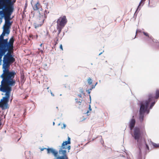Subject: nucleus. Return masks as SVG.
I'll list each match as a JSON object with an SVG mask.
<instances>
[{
	"label": "nucleus",
	"mask_w": 159,
	"mask_h": 159,
	"mask_svg": "<svg viewBox=\"0 0 159 159\" xmlns=\"http://www.w3.org/2000/svg\"><path fill=\"white\" fill-rule=\"evenodd\" d=\"M7 51V54L3 55L2 67L3 73L0 76L2 80L0 85V91L5 93V96L3 97L0 101V107L2 110L9 108L8 103L11 91V87L14 86L16 84L14 77L16 73L14 70L10 71L8 69L10 65L15 61V59L10 53V51ZM0 122H2L1 120Z\"/></svg>",
	"instance_id": "obj_1"
},
{
	"label": "nucleus",
	"mask_w": 159,
	"mask_h": 159,
	"mask_svg": "<svg viewBox=\"0 0 159 159\" xmlns=\"http://www.w3.org/2000/svg\"><path fill=\"white\" fill-rule=\"evenodd\" d=\"M154 98L152 95L149 96V100L145 101H141L140 102V107L139 109V119L141 122L143 121L145 113L148 114L149 112V110L148 109V106L149 103L151 100Z\"/></svg>",
	"instance_id": "obj_2"
},
{
	"label": "nucleus",
	"mask_w": 159,
	"mask_h": 159,
	"mask_svg": "<svg viewBox=\"0 0 159 159\" xmlns=\"http://www.w3.org/2000/svg\"><path fill=\"white\" fill-rule=\"evenodd\" d=\"M7 39H2L0 41V50L7 52L11 51L13 48L14 39L12 37L8 42Z\"/></svg>",
	"instance_id": "obj_3"
},
{
	"label": "nucleus",
	"mask_w": 159,
	"mask_h": 159,
	"mask_svg": "<svg viewBox=\"0 0 159 159\" xmlns=\"http://www.w3.org/2000/svg\"><path fill=\"white\" fill-rule=\"evenodd\" d=\"M0 4L3 6L5 12L13 13L14 7L12 0H0Z\"/></svg>",
	"instance_id": "obj_4"
},
{
	"label": "nucleus",
	"mask_w": 159,
	"mask_h": 159,
	"mask_svg": "<svg viewBox=\"0 0 159 159\" xmlns=\"http://www.w3.org/2000/svg\"><path fill=\"white\" fill-rule=\"evenodd\" d=\"M132 135L134 139L137 141V144L139 146L145 143L144 140L140 138L141 133L139 128L137 127H135L134 129V134Z\"/></svg>",
	"instance_id": "obj_5"
},
{
	"label": "nucleus",
	"mask_w": 159,
	"mask_h": 159,
	"mask_svg": "<svg viewBox=\"0 0 159 159\" xmlns=\"http://www.w3.org/2000/svg\"><path fill=\"white\" fill-rule=\"evenodd\" d=\"M6 16H5V23L3 26V28L10 29L12 24V22H10L11 19V16L12 13L5 12Z\"/></svg>",
	"instance_id": "obj_6"
},
{
	"label": "nucleus",
	"mask_w": 159,
	"mask_h": 159,
	"mask_svg": "<svg viewBox=\"0 0 159 159\" xmlns=\"http://www.w3.org/2000/svg\"><path fill=\"white\" fill-rule=\"evenodd\" d=\"M39 16L37 18L36 22L34 23L35 28L41 26L43 24L45 18V14L41 15L39 13Z\"/></svg>",
	"instance_id": "obj_7"
},
{
	"label": "nucleus",
	"mask_w": 159,
	"mask_h": 159,
	"mask_svg": "<svg viewBox=\"0 0 159 159\" xmlns=\"http://www.w3.org/2000/svg\"><path fill=\"white\" fill-rule=\"evenodd\" d=\"M67 21V20L65 16L61 17L57 20V26L64 27Z\"/></svg>",
	"instance_id": "obj_8"
},
{
	"label": "nucleus",
	"mask_w": 159,
	"mask_h": 159,
	"mask_svg": "<svg viewBox=\"0 0 159 159\" xmlns=\"http://www.w3.org/2000/svg\"><path fill=\"white\" fill-rule=\"evenodd\" d=\"M47 153L48 154H52L54 157H56L55 159H57V157L59 156H61L62 155H60L58 156V154L59 153V151L56 150V149L53 148H48L47 149Z\"/></svg>",
	"instance_id": "obj_9"
},
{
	"label": "nucleus",
	"mask_w": 159,
	"mask_h": 159,
	"mask_svg": "<svg viewBox=\"0 0 159 159\" xmlns=\"http://www.w3.org/2000/svg\"><path fill=\"white\" fill-rule=\"evenodd\" d=\"M135 123V120L134 118L131 119L129 121V125L130 130H132L134 128Z\"/></svg>",
	"instance_id": "obj_10"
},
{
	"label": "nucleus",
	"mask_w": 159,
	"mask_h": 159,
	"mask_svg": "<svg viewBox=\"0 0 159 159\" xmlns=\"http://www.w3.org/2000/svg\"><path fill=\"white\" fill-rule=\"evenodd\" d=\"M150 95H152V97H153L154 98L152 100H151L150 102H149V103L151 102H152L151 105H150V106L149 107V108L148 109V110H149L150 111V110L151 109L152 107L154 106V105L155 104V102H156L157 101H155V100H154V99H155V97H154V95L153 94H149L148 96V99L147 100H146L145 101H148V100H149V96Z\"/></svg>",
	"instance_id": "obj_11"
},
{
	"label": "nucleus",
	"mask_w": 159,
	"mask_h": 159,
	"mask_svg": "<svg viewBox=\"0 0 159 159\" xmlns=\"http://www.w3.org/2000/svg\"><path fill=\"white\" fill-rule=\"evenodd\" d=\"M40 7V4L39 2H38L33 7V9L34 10H37L39 9Z\"/></svg>",
	"instance_id": "obj_12"
},
{
	"label": "nucleus",
	"mask_w": 159,
	"mask_h": 159,
	"mask_svg": "<svg viewBox=\"0 0 159 159\" xmlns=\"http://www.w3.org/2000/svg\"><path fill=\"white\" fill-rule=\"evenodd\" d=\"M6 52L0 50V65L2 64V56L5 55Z\"/></svg>",
	"instance_id": "obj_13"
},
{
	"label": "nucleus",
	"mask_w": 159,
	"mask_h": 159,
	"mask_svg": "<svg viewBox=\"0 0 159 159\" xmlns=\"http://www.w3.org/2000/svg\"><path fill=\"white\" fill-rule=\"evenodd\" d=\"M3 31L2 33H4V34L5 35L6 34L7 35H8L10 33V29H8L7 28H5L3 27Z\"/></svg>",
	"instance_id": "obj_14"
},
{
	"label": "nucleus",
	"mask_w": 159,
	"mask_h": 159,
	"mask_svg": "<svg viewBox=\"0 0 159 159\" xmlns=\"http://www.w3.org/2000/svg\"><path fill=\"white\" fill-rule=\"evenodd\" d=\"M0 15L1 16L0 17H2V18L4 17L5 19V16H6V13L3 10L0 11Z\"/></svg>",
	"instance_id": "obj_15"
},
{
	"label": "nucleus",
	"mask_w": 159,
	"mask_h": 159,
	"mask_svg": "<svg viewBox=\"0 0 159 159\" xmlns=\"http://www.w3.org/2000/svg\"><path fill=\"white\" fill-rule=\"evenodd\" d=\"M159 97V90L157 89L156 93V96L155 98L157 99Z\"/></svg>",
	"instance_id": "obj_16"
},
{
	"label": "nucleus",
	"mask_w": 159,
	"mask_h": 159,
	"mask_svg": "<svg viewBox=\"0 0 159 159\" xmlns=\"http://www.w3.org/2000/svg\"><path fill=\"white\" fill-rule=\"evenodd\" d=\"M63 27L57 26V28L58 31V34H59L61 32L62 29L63 28Z\"/></svg>",
	"instance_id": "obj_17"
},
{
	"label": "nucleus",
	"mask_w": 159,
	"mask_h": 159,
	"mask_svg": "<svg viewBox=\"0 0 159 159\" xmlns=\"http://www.w3.org/2000/svg\"><path fill=\"white\" fill-rule=\"evenodd\" d=\"M88 83L90 85L92 84V79L90 78H89L87 80Z\"/></svg>",
	"instance_id": "obj_18"
},
{
	"label": "nucleus",
	"mask_w": 159,
	"mask_h": 159,
	"mask_svg": "<svg viewBox=\"0 0 159 159\" xmlns=\"http://www.w3.org/2000/svg\"><path fill=\"white\" fill-rule=\"evenodd\" d=\"M143 34L146 36L148 37L149 38L151 39V37H150L149 36L148 34L146 32H143Z\"/></svg>",
	"instance_id": "obj_19"
},
{
	"label": "nucleus",
	"mask_w": 159,
	"mask_h": 159,
	"mask_svg": "<svg viewBox=\"0 0 159 159\" xmlns=\"http://www.w3.org/2000/svg\"><path fill=\"white\" fill-rule=\"evenodd\" d=\"M4 33H2L0 36V41L4 39V36L5 35Z\"/></svg>",
	"instance_id": "obj_20"
},
{
	"label": "nucleus",
	"mask_w": 159,
	"mask_h": 159,
	"mask_svg": "<svg viewBox=\"0 0 159 159\" xmlns=\"http://www.w3.org/2000/svg\"><path fill=\"white\" fill-rule=\"evenodd\" d=\"M152 145L153 146L155 147H159V144H158L154 143H153Z\"/></svg>",
	"instance_id": "obj_21"
},
{
	"label": "nucleus",
	"mask_w": 159,
	"mask_h": 159,
	"mask_svg": "<svg viewBox=\"0 0 159 159\" xmlns=\"http://www.w3.org/2000/svg\"><path fill=\"white\" fill-rule=\"evenodd\" d=\"M145 1V0H141V1L139 3V5L138 6V8L137 9V10L136 11H137V10L138 9L139 6H140L141 4V3L142 2H144Z\"/></svg>",
	"instance_id": "obj_22"
},
{
	"label": "nucleus",
	"mask_w": 159,
	"mask_h": 159,
	"mask_svg": "<svg viewBox=\"0 0 159 159\" xmlns=\"http://www.w3.org/2000/svg\"><path fill=\"white\" fill-rule=\"evenodd\" d=\"M86 118H85L84 117V116H83V118H80V121H83Z\"/></svg>",
	"instance_id": "obj_23"
},
{
	"label": "nucleus",
	"mask_w": 159,
	"mask_h": 159,
	"mask_svg": "<svg viewBox=\"0 0 159 159\" xmlns=\"http://www.w3.org/2000/svg\"><path fill=\"white\" fill-rule=\"evenodd\" d=\"M63 126L61 127V128L62 129H65L66 126V125L64 123H63Z\"/></svg>",
	"instance_id": "obj_24"
},
{
	"label": "nucleus",
	"mask_w": 159,
	"mask_h": 159,
	"mask_svg": "<svg viewBox=\"0 0 159 159\" xmlns=\"http://www.w3.org/2000/svg\"><path fill=\"white\" fill-rule=\"evenodd\" d=\"M2 9L4 11V8H3V6L0 4V10Z\"/></svg>",
	"instance_id": "obj_25"
},
{
	"label": "nucleus",
	"mask_w": 159,
	"mask_h": 159,
	"mask_svg": "<svg viewBox=\"0 0 159 159\" xmlns=\"http://www.w3.org/2000/svg\"><path fill=\"white\" fill-rule=\"evenodd\" d=\"M91 89H89L88 90H86V91L89 94L91 92Z\"/></svg>",
	"instance_id": "obj_26"
},
{
	"label": "nucleus",
	"mask_w": 159,
	"mask_h": 159,
	"mask_svg": "<svg viewBox=\"0 0 159 159\" xmlns=\"http://www.w3.org/2000/svg\"><path fill=\"white\" fill-rule=\"evenodd\" d=\"M80 93H81L82 94H83L84 96V91L83 90H81L80 91Z\"/></svg>",
	"instance_id": "obj_27"
},
{
	"label": "nucleus",
	"mask_w": 159,
	"mask_h": 159,
	"mask_svg": "<svg viewBox=\"0 0 159 159\" xmlns=\"http://www.w3.org/2000/svg\"><path fill=\"white\" fill-rule=\"evenodd\" d=\"M139 155L140 156H141V150L140 149V148H139Z\"/></svg>",
	"instance_id": "obj_28"
},
{
	"label": "nucleus",
	"mask_w": 159,
	"mask_h": 159,
	"mask_svg": "<svg viewBox=\"0 0 159 159\" xmlns=\"http://www.w3.org/2000/svg\"><path fill=\"white\" fill-rule=\"evenodd\" d=\"M78 99L77 98H75V100L76 102L77 103H79V102H80V101H78Z\"/></svg>",
	"instance_id": "obj_29"
},
{
	"label": "nucleus",
	"mask_w": 159,
	"mask_h": 159,
	"mask_svg": "<svg viewBox=\"0 0 159 159\" xmlns=\"http://www.w3.org/2000/svg\"><path fill=\"white\" fill-rule=\"evenodd\" d=\"M89 113V111H88L86 113H84V114H87V116H88L89 115L88 114V113Z\"/></svg>",
	"instance_id": "obj_30"
},
{
	"label": "nucleus",
	"mask_w": 159,
	"mask_h": 159,
	"mask_svg": "<svg viewBox=\"0 0 159 159\" xmlns=\"http://www.w3.org/2000/svg\"><path fill=\"white\" fill-rule=\"evenodd\" d=\"M60 48L62 50H63V48L62 45L61 44L60 46Z\"/></svg>",
	"instance_id": "obj_31"
},
{
	"label": "nucleus",
	"mask_w": 159,
	"mask_h": 159,
	"mask_svg": "<svg viewBox=\"0 0 159 159\" xmlns=\"http://www.w3.org/2000/svg\"><path fill=\"white\" fill-rule=\"evenodd\" d=\"M47 148H40V150L41 151H43L44 149H46L47 150Z\"/></svg>",
	"instance_id": "obj_32"
},
{
	"label": "nucleus",
	"mask_w": 159,
	"mask_h": 159,
	"mask_svg": "<svg viewBox=\"0 0 159 159\" xmlns=\"http://www.w3.org/2000/svg\"><path fill=\"white\" fill-rule=\"evenodd\" d=\"M50 93H51L52 96H54V95L52 93V92L51 91V90H50Z\"/></svg>",
	"instance_id": "obj_33"
},
{
	"label": "nucleus",
	"mask_w": 159,
	"mask_h": 159,
	"mask_svg": "<svg viewBox=\"0 0 159 159\" xmlns=\"http://www.w3.org/2000/svg\"><path fill=\"white\" fill-rule=\"evenodd\" d=\"M145 145H146V148H147V149H148V150H149V148L148 145L147 144H145Z\"/></svg>",
	"instance_id": "obj_34"
},
{
	"label": "nucleus",
	"mask_w": 159,
	"mask_h": 159,
	"mask_svg": "<svg viewBox=\"0 0 159 159\" xmlns=\"http://www.w3.org/2000/svg\"><path fill=\"white\" fill-rule=\"evenodd\" d=\"M89 110L90 111H91V110H92V109L91 108V107L90 105H89Z\"/></svg>",
	"instance_id": "obj_35"
},
{
	"label": "nucleus",
	"mask_w": 159,
	"mask_h": 159,
	"mask_svg": "<svg viewBox=\"0 0 159 159\" xmlns=\"http://www.w3.org/2000/svg\"><path fill=\"white\" fill-rule=\"evenodd\" d=\"M2 17H1L0 16V23H1L2 22Z\"/></svg>",
	"instance_id": "obj_36"
},
{
	"label": "nucleus",
	"mask_w": 159,
	"mask_h": 159,
	"mask_svg": "<svg viewBox=\"0 0 159 159\" xmlns=\"http://www.w3.org/2000/svg\"><path fill=\"white\" fill-rule=\"evenodd\" d=\"M16 0H13L12 1V2H13V6H14V3L16 2Z\"/></svg>",
	"instance_id": "obj_37"
},
{
	"label": "nucleus",
	"mask_w": 159,
	"mask_h": 159,
	"mask_svg": "<svg viewBox=\"0 0 159 159\" xmlns=\"http://www.w3.org/2000/svg\"><path fill=\"white\" fill-rule=\"evenodd\" d=\"M95 85H92V89H93V88H95Z\"/></svg>",
	"instance_id": "obj_38"
},
{
	"label": "nucleus",
	"mask_w": 159,
	"mask_h": 159,
	"mask_svg": "<svg viewBox=\"0 0 159 159\" xmlns=\"http://www.w3.org/2000/svg\"><path fill=\"white\" fill-rule=\"evenodd\" d=\"M103 52H104V51H102V52H101L99 54V56H100V55L101 54H102Z\"/></svg>",
	"instance_id": "obj_39"
},
{
	"label": "nucleus",
	"mask_w": 159,
	"mask_h": 159,
	"mask_svg": "<svg viewBox=\"0 0 159 159\" xmlns=\"http://www.w3.org/2000/svg\"><path fill=\"white\" fill-rule=\"evenodd\" d=\"M140 32V31L139 30H136V34L137 33H138L139 32Z\"/></svg>",
	"instance_id": "obj_40"
},
{
	"label": "nucleus",
	"mask_w": 159,
	"mask_h": 159,
	"mask_svg": "<svg viewBox=\"0 0 159 159\" xmlns=\"http://www.w3.org/2000/svg\"><path fill=\"white\" fill-rule=\"evenodd\" d=\"M24 77L23 76H21V79H23V78H24Z\"/></svg>",
	"instance_id": "obj_41"
},
{
	"label": "nucleus",
	"mask_w": 159,
	"mask_h": 159,
	"mask_svg": "<svg viewBox=\"0 0 159 159\" xmlns=\"http://www.w3.org/2000/svg\"><path fill=\"white\" fill-rule=\"evenodd\" d=\"M89 98L90 99V100H91V96L90 95H89Z\"/></svg>",
	"instance_id": "obj_42"
},
{
	"label": "nucleus",
	"mask_w": 159,
	"mask_h": 159,
	"mask_svg": "<svg viewBox=\"0 0 159 159\" xmlns=\"http://www.w3.org/2000/svg\"><path fill=\"white\" fill-rule=\"evenodd\" d=\"M53 125H55V122H53Z\"/></svg>",
	"instance_id": "obj_43"
},
{
	"label": "nucleus",
	"mask_w": 159,
	"mask_h": 159,
	"mask_svg": "<svg viewBox=\"0 0 159 159\" xmlns=\"http://www.w3.org/2000/svg\"><path fill=\"white\" fill-rule=\"evenodd\" d=\"M150 3V0H149L148 4L149 5Z\"/></svg>",
	"instance_id": "obj_44"
},
{
	"label": "nucleus",
	"mask_w": 159,
	"mask_h": 159,
	"mask_svg": "<svg viewBox=\"0 0 159 159\" xmlns=\"http://www.w3.org/2000/svg\"><path fill=\"white\" fill-rule=\"evenodd\" d=\"M40 46H41H41H42V44H40Z\"/></svg>",
	"instance_id": "obj_45"
},
{
	"label": "nucleus",
	"mask_w": 159,
	"mask_h": 159,
	"mask_svg": "<svg viewBox=\"0 0 159 159\" xmlns=\"http://www.w3.org/2000/svg\"><path fill=\"white\" fill-rule=\"evenodd\" d=\"M61 125V123H59V124H58V125Z\"/></svg>",
	"instance_id": "obj_46"
},
{
	"label": "nucleus",
	"mask_w": 159,
	"mask_h": 159,
	"mask_svg": "<svg viewBox=\"0 0 159 159\" xmlns=\"http://www.w3.org/2000/svg\"><path fill=\"white\" fill-rule=\"evenodd\" d=\"M97 83H97H97H96V84H95V86H96V85L97 84Z\"/></svg>",
	"instance_id": "obj_47"
},
{
	"label": "nucleus",
	"mask_w": 159,
	"mask_h": 159,
	"mask_svg": "<svg viewBox=\"0 0 159 159\" xmlns=\"http://www.w3.org/2000/svg\"><path fill=\"white\" fill-rule=\"evenodd\" d=\"M49 88V87H48L47 88V89H48Z\"/></svg>",
	"instance_id": "obj_48"
},
{
	"label": "nucleus",
	"mask_w": 159,
	"mask_h": 159,
	"mask_svg": "<svg viewBox=\"0 0 159 159\" xmlns=\"http://www.w3.org/2000/svg\"><path fill=\"white\" fill-rule=\"evenodd\" d=\"M48 92H50V90H48Z\"/></svg>",
	"instance_id": "obj_49"
},
{
	"label": "nucleus",
	"mask_w": 159,
	"mask_h": 159,
	"mask_svg": "<svg viewBox=\"0 0 159 159\" xmlns=\"http://www.w3.org/2000/svg\"><path fill=\"white\" fill-rule=\"evenodd\" d=\"M80 98H81V96L80 95Z\"/></svg>",
	"instance_id": "obj_50"
},
{
	"label": "nucleus",
	"mask_w": 159,
	"mask_h": 159,
	"mask_svg": "<svg viewBox=\"0 0 159 159\" xmlns=\"http://www.w3.org/2000/svg\"><path fill=\"white\" fill-rule=\"evenodd\" d=\"M90 89H91V90L92 89V88H91Z\"/></svg>",
	"instance_id": "obj_51"
},
{
	"label": "nucleus",
	"mask_w": 159,
	"mask_h": 159,
	"mask_svg": "<svg viewBox=\"0 0 159 159\" xmlns=\"http://www.w3.org/2000/svg\"><path fill=\"white\" fill-rule=\"evenodd\" d=\"M2 95H3V93H2Z\"/></svg>",
	"instance_id": "obj_52"
}]
</instances>
